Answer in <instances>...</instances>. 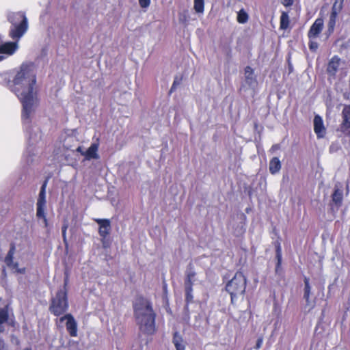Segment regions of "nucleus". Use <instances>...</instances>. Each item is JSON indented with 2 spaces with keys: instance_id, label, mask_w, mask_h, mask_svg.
Instances as JSON below:
<instances>
[{
  "instance_id": "obj_1",
  "label": "nucleus",
  "mask_w": 350,
  "mask_h": 350,
  "mask_svg": "<svg viewBox=\"0 0 350 350\" xmlns=\"http://www.w3.org/2000/svg\"><path fill=\"white\" fill-rule=\"evenodd\" d=\"M36 83V74L31 64H23L16 74L12 81L9 83V88L19 98L23 105L22 119L29 140L32 143L40 138L38 129L31 133L30 126L31 117L38 104L35 88Z\"/></svg>"
},
{
  "instance_id": "obj_2",
  "label": "nucleus",
  "mask_w": 350,
  "mask_h": 350,
  "mask_svg": "<svg viewBox=\"0 0 350 350\" xmlns=\"http://www.w3.org/2000/svg\"><path fill=\"white\" fill-rule=\"evenodd\" d=\"M134 316L140 331L152 334L155 331V313L152 304L145 298H138L133 304Z\"/></svg>"
},
{
  "instance_id": "obj_3",
  "label": "nucleus",
  "mask_w": 350,
  "mask_h": 350,
  "mask_svg": "<svg viewBox=\"0 0 350 350\" xmlns=\"http://www.w3.org/2000/svg\"><path fill=\"white\" fill-rule=\"evenodd\" d=\"M8 19L12 24L10 36L13 40H19L28 29V21L25 14L21 12L9 14Z\"/></svg>"
},
{
  "instance_id": "obj_4",
  "label": "nucleus",
  "mask_w": 350,
  "mask_h": 350,
  "mask_svg": "<svg viewBox=\"0 0 350 350\" xmlns=\"http://www.w3.org/2000/svg\"><path fill=\"white\" fill-rule=\"evenodd\" d=\"M246 288V278L242 272L238 271L227 283L226 289L231 296V302L234 304L240 297H243Z\"/></svg>"
},
{
  "instance_id": "obj_5",
  "label": "nucleus",
  "mask_w": 350,
  "mask_h": 350,
  "mask_svg": "<svg viewBox=\"0 0 350 350\" xmlns=\"http://www.w3.org/2000/svg\"><path fill=\"white\" fill-rule=\"evenodd\" d=\"M68 308L67 291L59 290L55 296L52 298L49 310L54 315L59 316L66 312Z\"/></svg>"
},
{
  "instance_id": "obj_6",
  "label": "nucleus",
  "mask_w": 350,
  "mask_h": 350,
  "mask_svg": "<svg viewBox=\"0 0 350 350\" xmlns=\"http://www.w3.org/2000/svg\"><path fill=\"white\" fill-rule=\"evenodd\" d=\"M14 42H0V62L12 55L18 49V40Z\"/></svg>"
},
{
  "instance_id": "obj_7",
  "label": "nucleus",
  "mask_w": 350,
  "mask_h": 350,
  "mask_svg": "<svg viewBox=\"0 0 350 350\" xmlns=\"http://www.w3.org/2000/svg\"><path fill=\"white\" fill-rule=\"evenodd\" d=\"M95 221L99 225V234L103 239V247H107L109 246L107 236L109 230V219H95Z\"/></svg>"
},
{
  "instance_id": "obj_8",
  "label": "nucleus",
  "mask_w": 350,
  "mask_h": 350,
  "mask_svg": "<svg viewBox=\"0 0 350 350\" xmlns=\"http://www.w3.org/2000/svg\"><path fill=\"white\" fill-rule=\"evenodd\" d=\"M46 181L43 183L40 191L36 204V216H43V211H44L46 206Z\"/></svg>"
},
{
  "instance_id": "obj_9",
  "label": "nucleus",
  "mask_w": 350,
  "mask_h": 350,
  "mask_svg": "<svg viewBox=\"0 0 350 350\" xmlns=\"http://www.w3.org/2000/svg\"><path fill=\"white\" fill-rule=\"evenodd\" d=\"M59 320L61 322L66 320V329L71 336L75 337L77 336V324L72 314H67L61 317Z\"/></svg>"
},
{
  "instance_id": "obj_10",
  "label": "nucleus",
  "mask_w": 350,
  "mask_h": 350,
  "mask_svg": "<svg viewBox=\"0 0 350 350\" xmlns=\"http://www.w3.org/2000/svg\"><path fill=\"white\" fill-rule=\"evenodd\" d=\"M342 117L340 131L346 135H350V105L345 106L342 111Z\"/></svg>"
},
{
  "instance_id": "obj_11",
  "label": "nucleus",
  "mask_w": 350,
  "mask_h": 350,
  "mask_svg": "<svg viewBox=\"0 0 350 350\" xmlns=\"http://www.w3.org/2000/svg\"><path fill=\"white\" fill-rule=\"evenodd\" d=\"M323 27V20L321 18H317L308 33L309 39H316L321 32Z\"/></svg>"
},
{
  "instance_id": "obj_12",
  "label": "nucleus",
  "mask_w": 350,
  "mask_h": 350,
  "mask_svg": "<svg viewBox=\"0 0 350 350\" xmlns=\"http://www.w3.org/2000/svg\"><path fill=\"white\" fill-rule=\"evenodd\" d=\"M314 131L318 138H323L325 135V128L324 126L322 118L319 115H316L313 120Z\"/></svg>"
},
{
  "instance_id": "obj_13",
  "label": "nucleus",
  "mask_w": 350,
  "mask_h": 350,
  "mask_svg": "<svg viewBox=\"0 0 350 350\" xmlns=\"http://www.w3.org/2000/svg\"><path fill=\"white\" fill-rule=\"evenodd\" d=\"M14 254V247H12L10 250L7 256L5 257V262L7 264L8 267H12V269H14L16 272L19 273H25V268L18 269V263H14L13 262V256Z\"/></svg>"
},
{
  "instance_id": "obj_14",
  "label": "nucleus",
  "mask_w": 350,
  "mask_h": 350,
  "mask_svg": "<svg viewBox=\"0 0 350 350\" xmlns=\"http://www.w3.org/2000/svg\"><path fill=\"white\" fill-rule=\"evenodd\" d=\"M245 83L250 87V88H255L256 85V77L254 75V70L250 66H247L245 68Z\"/></svg>"
},
{
  "instance_id": "obj_15",
  "label": "nucleus",
  "mask_w": 350,
  "mask_h": 350,
  "mask_svg": "<svg viewBox=\"0 0 350 350\" xmlns=\"http://www.w3.org/2000/svg\"><path fill=\"white\" fill-rule=\"evenodd\" d=\"M172 343L174 345L176 350H185L186 342L178 332H176L174 334Z\"/></svg>"
},
{
  "instance_id": "obj_16",
  "label": "nucleus",
  "mask_w": 350,
  "mask_h": 350,
  "mask_svg": "<svg viewBox=\"0 0 350 350\" xmlns=\"http://www.w3.org/2000/svg\"><path fill=\"white\" fill-rule=\"evenodd\" d=\"M340 64V59L337 56H334L329 62L327 66V72L329 75H334L338 70Z\"/></svg>"
},
{
  "instance_id": "obj_17",
  "label": "nucleus",
  "mask_w": 350,
  "mask_h": 350,
  "mask_svg": "<svg viewBox=\"0 0 350 350\" xmlns=\"http://www.w3.org/2000/svg\"><path fill=\"white\" fill-rule=\"evenodd\" d=\"M193 275H189L188 280L185 282V300L187 303H191L193 301V288L191 287V279Z\"/></svg>"
},
{
  "instance_id": "obj_18",
  "label": "nucleus",
  "mask_w": 350,
  "mask_h": 350,
  "mask_svg": "<svg viewBox=\"0 0 350 350\" xmlns=\"http://www.w3.org/2000/svg\"><path fill=\"white\" fill-rule=\"evenodd\" d=\"M98 146L94 143L90 147L85 151V159L86 160H90L92 159H98V156L97 154Z\"/></svg>"
},
{
  "instance_id": "obj_19",
  "label": "nucleus",
  "mask_w": 350,
  "mask_h": 350,
  "mask_svg": "<svg viewBox=\"0 0 350 350\" xmlns=\"http://www.w3.org/2000/svg\"><path fill=\"white\" fill-rule=\"evenodd\" d=\"M281 162L278 157H273L269 162V169L272 174L278 173L281 169Z\"/></svg>"
},
{
  "instance_id": "obj_20",
  "label": "nucleus",
  "mask_w": 350,
  "mask_h": 350,
  "mask_svg": "<svg viewBox=\"0 0 350 350\" xmlns=\"http://www.w3.org/2000/svg\"><path fill=\"white\" fill-rule=\"evenodd\" d=\"M77 143V140L75 137L68 136L64 140L63 148L66 150L74 151L72 148L75 146Z\"/></svg>"
},
{
  "instance_id": "obj_21",
  "label": "nucleus",
  "mask_w": 350,
  "mask_h": 350,
  "mask_svg": "<svg viewBox=\"0 0 350 350\" xmlns=\"http://www.w3.org/2000/svg\"><path fill=\"white\" fill-rule=\"evenodd\" d=\"M8 319V306L0 308V334L4 331L2 324L5 323Z\"/></svg>"
},
{
  "instance_id": "obj_22",
  "label": "nucleus",
  "mask_w": 350,
  "mask_h": 350,
  "mask_svg": "<svg viewBox=\"0 0 350 350\" xmlns=\"http://www.w3.org/2000/svg\"><path fill=\"white\" fill-rule=\"evenodd\" d=\"M342 190L338 188H335L334 192L332 194V200L338 206L340 205L342 201Z\"/></svg>"
},
{
  "instance_id": "obj_23",
  "label": "nucleus",
  "mask_w": 350,
  "mask_h": 350,
  "mask_svg": "<svg viewBox=\"0 0 350 350\" xmlns=\"http://www.w3.org/2000/svg\"><path fill=\"white\" fill-rule=\"evenodd\" d=\"M336 17L337 15L331 14L329 16V19L327 23V32L328 34H331L333 33L334 30V27L336 25Z\"/></svg>"
},
{
  "instance_id": "obj_24",
  "label": "nucleus",
  "mask_w": 350,
  "mask_h": 350,
  "mask_svg": "<svg viewBox=\"0 0 350 350\" xmlns=\"http://www.w3.org/2000/svg\"><path fill=\"white\" fill-rule=\"evenodd\" d=\"M189 275H192V279H191V287L192 288L193 285L196 284L199 280L196 276V272L192 269H189L186 271V278L185 280V283L188 280V278Z\"/></svg>"
},
{
  "instance_id": "obj_25",
  "label": "nucleus",
  "mask_w": 350,
  "mask_h": 350,
  "mask_svg": "<svg viewBox=\"0 0 350 350\" xmlns=\"http://www.w3.org/2000/svg\"><path fill=\"white\" fill-rule=\"evenodd\" d=\"M289 25V17L288 14L282 12L280 16V28L286 29Z\"/></svg>"
},
{
  "instance_id": "obj_26",
  "label": "nucleus",
  "mask_w": 350,
  "mask_h": 350,
  "mask_svg": "<svg viewBox=\"0 0 350 350\" xmlns=\"http://www.w3.org/2000/svg\"><path fill=\"white\" fill-rule=\"evenodd\" d=\"M343 0H335L332 8L331 14L338 15L342 8Z\"/></svg>"
},
{
  "instance_id": "obj_27",
  "label": "nucleus",
  "mask_w": 350,
  "mask_h": 350,
  "mask_svg": "<svg viewBox=\"0 0 350 350\" xmlns=\"http://www.w3.org/2000/svg\"><path fill=\"white\" fill-rule=\"evenodd\" d=\"M248 20V14L246 13V12L241 9L237 14V21L239 23L244 24Z\"/></svg>"
},
{
  "instance_id": "obj_28",
  "label": "nucleus",
  "mask_w": 350,
  "mask_h": 350,
  "mask_svg": "<svg viewBox=\"0 0 350 350\" xmlns=\"http://www.w3.org/2000/svg\"><path fill=\"white\" fill-rule=\"evenodd\" d=\"M204 0H194V10L197 13H203Z\"/></svg>"
},
{
  "instance_id": "obj_29",
  "label": "nucleus",
  "mask_w": 350,
  "mask_h": 350,
  "mask_svg": "<svg viewBox=\"0 0 350 350\" xmlns=\"http://www.w3.org/2000/svg\"><path fill=\"white\" fill-rule=\"evenodd\" d=\"M304 284H305V288H304V297L306 299V302L309 303L310 286V284H309V280L306 278L304 280Z\"/></svg>"
},
{
  "instance_id": "obj_30",
  "label": "nucleus",
  "mask_w": 350,
  "mask_h": 350,
  "mask_svg": "<svg viewBox=\"0 0 350 350\" xmlns=\"http://www.w3.org/2000/svg\"><path fill=\"white\" fill-rule=\"evenodd\" d=\"M309 48L311 51H315L318 48V43L314 39H310Z\"/></svg>"
},
{
  "instance_id": "obj_31",
  "label": "nucleus",
  "mask_w": 350,
  "mask_h": 350,
  "mask_svg": "<svg viewBox=\"0 0 350 350\" xmlns=\"http://www.w3.org/2000/svg\"><path fill=\"white\" fill-rule=\"evenodd\" d=\"M139 3L142 8H146L150 5V0H139Z\"/></svg>"
},
{
  "instance_id": "obj_32",
  "label": "nucleus",
  "mask_w": 350,
  "mask_h": 350,
  "mask_svg": "<svg viewBox=\"0 0 350 350\" xmlns=\"http://www.w3.org/2000/svg\"><path fill=\"white\" fill-rule=\"evenodd\" d=\"M114 334L117 336H120L122 334V327L121 325H118L113 328Z\"/></svg>"
},
{
  "instance_id": "obj_33",
  "label": "nucleus",
  "mask_w": 350,
  "mask_h": 350,
  "mask_svg": "<svg viewBox=\"0 0 350 350\" xmlns=\"http://www.w3.org/2000/svg\"><path fill=\"white\" fill-rule=\"evenodd\" d=\"M38 218H42L45 227L48 226V221L45 215L44 211H43V216H37Z\"/></svg>"
},
{
  "instance_id": "obj_34",
  "label": "nucleus",
  "mask_w": 350,
  "mask_h": 350,
  "mask_svg": "<svg viewBox=\"0 0 350 350\" xmlns=\"http://www.w3.org/2000/svg\"><path fill=\"white\" fill-rule=\"evenodd\" d=\"M293 0H283L282 1V4L286 7L291 6L293 5Z\"/></svg>"
},
{
  "instance_id": "obj_35",
  "label": "nucleus",
  "mask_w": 350,
  "mask_h": 350,
  "mask_svg": "<svg viewBox=\"0 0 350 350\" xmlns=\"http://www.w3.org/2000/svg\"><path fill=\"white\" fill-rule=\"evenodd\" d=\"M262 344V339L258 338L256 345V349H258L261 347Z\"/></svg>"
},
{
  "instance_id": "obj_36",
  "label": "nucleus",
  "mask_w": 350,
  "mask_h": 350,
  "mask_svg": "<svg viewBox=\"0 0 350 350\" xmlns=\"http://www.w3.org/2000/svg\"><path fill=\"white\" fill-rule=\"evenodd\" d=\"M77 152H80L82 155L85 156V151H83L81 146H78L76 150Z\"/></svg>"
},
{
  "instance_id": "obj_37",
  "label": "nucleus",
  "mask_w": 350,
  "mask_h": 350,
  "mask_svg": "<svg viewBox=\"0 0 350 350\" xmlns=\"http://www.w3.org/2000/svg\"><path fill=\"white\" fill-rule=\"evenodd\" d=\"M5 349V344L3 339L0 338V350H4Z\"/></svg>"
},
{
  "instance_id": "obj_38",
  "label": "nucleus",
  "mask_w": 350,
  "mask_h": 350,
  "mask_svg": "<svg viewBox=\"0 0 350 350\" xmlns=\"http://www.w3.org/2000/svg\"><path fill=\"white\" fill-rule=\"evenodd\" d=\"M68 277L66 276L64 279V288L62 290H66V286L68 284Z\"/></svg>"
},
{
  "instance_id": "obj_39",
  "label": "nucleus",
  "mask_w": 350,
  "mask_h": 350,
  "mask_svg": "<svg viewBox=\"0 0 350 350\" xmlns=\"http://www.w3.org/2000/svg\"><path fill=\"white\" fill-rule=\"evenodd\" d=\"M280 247H278V250H277V257L278 258V262H280Z\"/></svg>"
},
{
  "instance_id": "obj_40",
  "label": "nucleus",
  "mask_w": 350,
  "mask_h": 350,
  "mask_svg": "<svg viewBox=\"0 0 350 350\" xmlns=\"http://www.w3.org/2000/svg\"><path fill=\"white\" fill-rule=\"evenodd\" d=\"M124 94L126 96H128L129 98H131V92H128L126 91H125L124 92Z\"/></svg>"
},
{
  "instance_id": "obj_41",
  "label": "nucleus",
  "mask_w": 350,
  "mask_h": 350,
  "mask_svg": "<svg viewBox=\"0 0 350 350\" xmlns=\"http://www.w3.org/2000/svg\"><path fill=\"white\" fill-rule=\"evenodd\" d=\"M66 231H62V237H63V239H64V242H66Z\"/></svg>"
},
{
  "instance_id": "obj_42",
  "label": "nucleus",
  "mask_w": 350,
  "mask_h": 350,
  "mask_svg": "<svg viewBox=\"0 0 350 350\" xmlns=\"http://www.w3.org/2000/svg\"><path fill=\"white\" fill-rule=\"evenodd\" d=\"M67 228H68V225H67V224H64V225L62 226V231H66V232Z\"/></svg>"
},
{
  "instance_id": "obj_43",
  "label": "nucleus",
  "mask_w": 350,
  "mask_h": 350,
  "mask_svg": "<svg viewBox=\"0 0 350 350\" xmlns=\"http://www.w3.org/2000/svg\"><path fill=\"white\" fill-rule=\"evenodd\" d=\"M176 89V87H175V83H173L172 87H171V89H170V92H172V91H174V90Z\"/></svg>"
},
{
  "instance_id": "obj_44",
  "label": "nucleus",
  "mask_w": 350,
  "mask_h": 350,
  "mask_svg": "<svg viewBox=\"0 0 350 350\" xmlns=\"http://www.w3.org/2000/svg\"><path fill=\"white\" fill-rule=\"evenodd\" d=\"M125 84L126 88H129V86L131 85V81L129 80H127L126 81H125Z\"/></svg>"
},
{
  "instance_id": "obj_45",
  "label": "nucleus",
  "mask_w": 350,
  "mask_h": 350,
  "mask_svg": "<svg viewBox=\"0 0 350 350\" xmlns=\"http://www.w3.org/2000/svg\"><path fill=\"white\" fill-rule=\"evenodd\" d=\"M24 350H31L30 348H25Z\"/></svg>"
},
{
  "instance_id": "obj_46",
  "label": "nucleus",
  "mask_w": 350,
  "mask_h": 350,
  "mask_svg": "<svg viewBox=\"0 0 350 350\" xmlns=\"http://www.w3.org/2000/svg\"><path fill=\"white\" fill-rule=\"evenodd\" d=\"M174 83H175V87L176 86L177 82L176 81H174Z\"/></svg>"
},
{
  "instance_id": "obj_47",
  "label": "nucleus",
  "mask_w": 350,
  "mask_h": 350,
  "mask_svg": "<svg viewBox=\"0 0 350 350\" xmlns=\"http://www.w3.org/2000/svg\"><path fill=\"white\" fill-rule=\"evenodd\" d=\"M1 300V298L0 297V301Z\"/></svg>"
}]
</instances>
